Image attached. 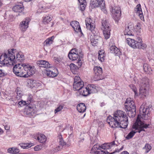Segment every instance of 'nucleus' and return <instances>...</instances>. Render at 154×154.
Wrapping results in <instances>:
<instances>
[{
  "label": "nucleus",
  "instance_id": "nucleus-1",
  "mask_svg": "<svg viewBox=\"0 0 154 154\" xmlns=\"http://www.w3.org/2000/svg\"><path fill=\"white\" fill-rule=\"evenodd\" d=\"M140 114L138 116L136 122L133 125L132 131L126 137L127 139L132 138L137 132L140 133L141 131H145L147 128L149 124H145L143 120L149 119L150 114L148 108L145 107V104H142L139 109Z\"/></svg>",
  "mask_w": 154,
  "mask_h": 154
},
{
  "label": "nucleus",
  "instance_id": "nucleus-2",
  "mask_svg": "<svg viewBox=\"0 0 154 154\" xmlns=\"http://www.w3.org/2000/svg\"><path fill=\"white\" fill-rule=\"evenodd\" d=\"M107 122L112 128L120 127L125 128L128 124V120L125 112L117 110L113 114V116H109L107 118Z\"/></svg>",
  "mask_w": 154,
  "mask_h": 154
},
{
  "label": "nucleus",
  "instance_id": "nucleus-3",
  "mask_svg": "<svg viewBox=\"0 0 154 154\" xmlns=\"http://www.w3.org/2000/svg\"><path fill=\"white\" fill-rule=\"evenodd\" d=\"M118 142L116 140L103 144L101 146L97 144H95L91 149L90 153L92 154H112L115 152H119L123 149V147L122 146L119 149L115 150L112 153H110L108 151L109 149H113L118 146Z\"/></svg>",
  "mask_w": 154,
  "mask_h": 154
},
{
  "label": "nucleus",
  "instance_id": "nucleus-4",
  "mask_svg": "<svg viewBox=\"0 0 154 154\" xmlns=\"http://www.w3.org/2000/svg\"><path fill=\"white\" fill-rule=\"evenodd\" d=\"M13 71L17 76L27 78L35 74V69L34 66L25 64H18L13 68Z\"/></svg>",
  "mask_w": 154,
  "mask_h": 154
},
{
  "label": "nucleus",
  "instance_id": "nucleus-5",
  "mask_svg": "<svg viewBox=\"0 0 154 154\" xmlns=\"http://www.w3.org/2000/svg\"><path fill=\"white\" fill-rule=\"evenodd\" d=\"M16 50L9 49L7 52L2 54L0 57V63L2 64L13 65L15 63Z\"/></svg>",
  "mask_w": 154,
  "mask_h": 154
},
{
  "label": "nucleus",
  "instance_id": "nucleus-6",
  "mask_svg": "<svg viewBox=\"0 0 154 154\" xmlns=\"http://www.w3.org/2000/svg\"><path fill=\"white\" fill-rule=\"evenodd\" d=\"M149 81V80L148 78L144 77L142 79H140L138 82L140 86L139 95L141 97H146L148 94Z\"/></svg>",
  "mask_w": 154,
  "mask_h": 154
},
{
  "label": "nucleus",
  "instance_id": "nucleus-7",
  "mask_svg": "<svg viewBox=\"0 0 154 154\" xmlns=\"http://www.w3.org/2000/svg\"><path fill=\"white\" fill-rule=\"evenodd\" d=\"M110 9L112 17L116 22H117L120 19L121 14L120 7L112 4L110 6Z\"/></svg>",
  "mask_w": 154,
  "mask_h": 154
},
{
  "label": "nucleus",
  "instance_id": "nucleus-8",
  "mask_svg": "<svg viewBox=\"0 0 154 154\" xmlns=\"http://www.w3.org/2000/svg\"><path fill=\"white\" fill-rule=\"evenodd\" d=\"M101 29L103 31V33L106 39H108L110 37L111 31L109 24L106 20H103L102 22Z\"/></svg>",
  "mask_w": 154,
  "mask_h": 154
},
{
  "label": "nucleus",
  "instance_id": "nucleus-9",
  "mask_svg": "<svg viewBox=\"0 0 154 154\" xmlns=\"http://www.w3.org/2000/svg\"><path fill=\"white\" fill-rule=\"evenodd\" d=\"M68 56L70 60H76L78 57H82L83 54L82 52L78 51L77 49L74 48L70 50Z\"/></svg>",
  "mask_w": 154,
  "mask_h": 154
},
{
  "label": "nucleus",
  "instance_id": "nucleus-10",
  "mask_svg": "<svg viewBox=\"0 0 154 154\" xmlns=\"http://www.w3.org/2000/svg\"><path fill=\"white\" fill-rule=\"evenodd\" d=\"M86 28L91 32L94 36L97 35L96 32L94 30L95 27V21L90 18H87L85 20Z\"/></svg>",
  "mask_w": 154,
  "mask_h": 154
},
{
  "label": "nucleus",
  "instance_id": "nucleus-11",
  "mask_svg": "<svg viewBox=\"0 0 154 154\" xmlns=\"http://www.w3.org/2000/svg\"><path fill=\"white\" fill-rule=\"evenodd\" d=\"M90 6L92 8H95L98 6H100L101 10L106 14L107 11L105 7V1L104 0H96V1H91L90 3Z\"/></svg>",
  "mask_w": 154,
  "mask_h": 154
},
{
  "label": "nucleus",
  "instance_id": "nucleus-12",
  "mask_svg": "<svg viewBox=\"0 0 154 154\" xmlns=\"http://www.w3.org/2000/svg\"><path fill=\"white\" fill-rule=\"evenodd\" d=\"M93 69L94 73L93 79L94 81L99 80L103 79L102 75L103 71L102 68L100 66H95Z\"/></svg>",
  "mask_w": 154,
  "mask_h": 154
},
{
  "label": "nucleus",
  "instance_id": "nucleus-13",
  "mask_svg": "<svg viewBox=\"0 0 154 154\" xmlns=\"http://www.w3.org/2000/svg\"><path fill=\"white\" fill-rule=\"evenodd\" d=\"M84 82L81 81L79 76H76L74 78L73 87L74 90L79 91L83 87Z\"/></svg>",
  "mask_w": 154,
  "mask_h": 154
},
{
  "label": "nucleus",
  "instance_id": "nucleus-14",
  "mask_svg": "<svg viewBox=\"0 0 154 154\" xmlns=\"http://www.w3.org/2000/svg\"><path fill=\"white\" fill-rule=\"evenodd\" d=\"M30 19L29 17H26L22 21L20 22L19 25V28L22 32H24L27 29L29 26V23Z\"/></svg>",
  "mask_w": 154,
  "mask_h": 154
},
{
  "label": "nucleus",
  "instance_id": "nucleus-15",
  "mask_svg": "<svg viewBox=\"0 0 154 154\" xmlns=\"http://www.w3.org/2000/svg\"><path fill=\"white\" fill-rule=\"evenodd\" d=\"M125 106L127 110H130V109L136 108L134 102L131 98H128L126 99Z\"/></svg>",
  "mask_w": 154,
  "mask_h": 154
},
{
  "label": "nucleus",
  "instance_id": "nucleus-16",
  "mask_svg": "<svg viewBox=\"0 0 154 154\" xmlns=\"http://www.w3.org/2000/svg\"><path fill=\"white\" fill-rule=\"evenodd\" d=\"M52 68H46L45 69V74L48 77L53 78L56 76L58 75L57 70L56 68H54L52 70Z\"/></svg>",
  "mask_w": 154,
  "mask_h": 154
},
{
  "label": "nucleus",
  "instance_id": "nucleus-17",
  "mask_svg": "<svg viewBox=\"0 0 154 154\" xmlns=\"http://www.w3.org/2000/svg\"><path fill=\"white\" fill-rule=\"evenodd\" d=\"M134 26L131 23H129L125 28L124 31V34L125 35L130 36L132 35V31Z\"/></svg>",
  "mask_w": 154,
  "mask_h": 154
},
{
  "label": "nucleus",
  "instance_id": "nucleus-18",
  "mask_svg": "<svg viewBox=\"0 0 154 154\" xmlns=\"http://www.w3.org/2000/svg\"><path fill=\"white\" fill-rule=\"evenodd\" d=\"M70 25L73 28L75 32H79L82 33L81 28L79 22L76 21H73L70 23Z\"/></svg>",
  "mask_w": 154,
  "mask_h": 154
},
{
  "label": "nucleus",
  "instance_id": "nucleus-19",
  "mask_svg": "<svg viewBox=\"0 0 154 154\" xmlns=\"http://www.w3.org/2000/svg\"><path fill=\"white\" fill-rule=\"evenodd\" d=\"M28 86L30 88H33L34 87H37L41 85V84L38 83L36 80L32 79H30L28 81Z\"/></svg>",
  "mask_w": 154,
  "mask_h": 154
},
{
  "label": "nucleus",
  "instance_id": "nucleus-20",
  "mask_svg": "<svg viewBox=\"0 0 154 154\" xmlns=\"http://www.w3.org/2000/svg\"><path fill=\"white\" fill-rule=\"evenodd\" d=\"M135 11L138 14L140 19L142 20H144V17L142 11L140 4L137 5L134 9Z\"/></svg>",
  "mask_w": 154,
  "mask_h": 154
},
{
  "label": "nucleus",
  "instance_id": "nucleus-21",
  "mask_svg": "<svg viewBox=\"0 0 154 154\" xmlns=\"http://www.w3.org/2000/svg\"><path fill=\"white\" fill-rule=\"evenodd\" d=\"M126 42L129 46L134 48H136L137 43L135 40L128 38H127Z\"/></svg>",
  "mask_w": 154,
  "mask_h": 154
},
{
  "label": "nucleus",
  "instance_id": "nucleus-22",
  "mask_svg": "<svg viewBox=\"0 0 154 154\" xmlns=\"http://www.w3.org/2000/svg\"><path fill=\"white\" fill-rule=\"evenodd\" d=\"M37 63L38 64L41 65L40 67H44L47 68L51 67L50 64L49 63L45 60H39L37 61Z\"/></svg>",
  "mask_w": 154,
  "mask_h": 154
},
{
  "label": "nucleus",
  "instance_id": "nucleus-23",
  "mask_svg": "<svg viewBox=\"0 0 154 154\" xmlns=\"http://www.w3.org/2000/svg\"><path fill=\"white\" fill-rule=\"evenodd\" d=\"M86 109L85 105L83 103H80L77 106V109L78 111L80 113H83L84 112Z\"/></svg>",
  "mask_w": 154,
  "mask_h": 154
},
{
  "label": "nucleus",
  "instance_id": "nucleus-24",
  "mask_svg": "<svg viewBox=\"0 0 154 154\" xmlns=\"http://www.w3.org/2000/svg\"><path fill=\"white\" fill-rule=\"evenodd\" d=\"M35 139L42 143H45L46 140V138L45 136L43 134H41L36 136Z\"/></svg>",
  "mask_w": 154,
  "mask_h": 154
},
{
  "label": "nucleus",
  "instance_id": "nucleus-25",
  "mask_svg": "<svg viewBox=\"0 0 154 154\" xmlns=\"http://www.w3.org/2000/svg\"><path fill=\"white\" fill-rule=\"evenodd\" d=\"M79 92L81 95L84 96H86L90 94L87 86H83L79 91Z\"/></svg>",
  "mask_w": 154,
  "mask_h": 154
},
{
  "label": "nucleus",
  "instance_id": "nucleus-26",
  "mask_svg": "<svg viewBox=\"0 0 154 154\" xmlns=\"http://www.w3.org/2000/svg\"><path fill=\"white\" fill-rule=\"evenodd\" d=\"M106 54L105 53L104 50L99 51L98 52V59L101 62L104 61L106 57Z\"/></svg>",
  "mask_w": 154,
  "mask_h": 154
},
{
  "label": "nucleus",
  "instance_id": "nucleus-27",
  "mask_svg": "<svg viewBox=\"0 0 154 154\" xmlns=\"http://www.w3.org/2000/svg\"><path fill=\"white\" fill-rule=\"evenodd\" d=\"M79 3V7L80 10L82 11H84L86 5V2L85 0H78Z\"/></svg>",
  "mask_w": 154,
  "mask_h": 154
},
{
  "label": "nucleus",
  "instance_id": "nucleus-28",
  "mask_svg": "<svg viewBox=\"0 0 154 154\" xmlns=\"http://www.w3.org/2000/svg\"><path fill=\"white\" fill-rule=\"evenodd\" d=\"M23 10V6L22 4L16 5L13 8L14 11L16 12H21Z\"/></svg>",
  "mask_w": 154,
  "mask_h": 154
},
{
  "label": "nucleus",
  "instance_id": "nucleus-29",
  "mask_svg": "<svg viewBox=\"0 0 154 154\" xmlns=\"http://www.w3.org/2000/svg\"><path fill=\"white\" fill-rule=\"evenodd\" d=\"M87 88H88L90 94L95 93L97 92L96 86L93 84L89 85Z\"/></svg>",
  "mask_w": 154,
  "mask_h": 154
},
{
  "label": "nucleus",
  "instance_id": "nucleus-30",
  "mask_svg": "<svg viewBox=\"0 0 154 154\" xmlns=\"http://www.w3.org/2000/svg\"><path fill=\"white\" fill-rule=\"evenodd\" d=\"M15 54L16 55V59L19 62H22L24 60V56L22 53L20 52L17 53L16 51Z\"/></svg>",
  "mask_w": 154,
  "mask_h": 154
},
{
  "label": "nucleus",
  "instance_id": "nucleus-31",
  "mask_svg": "<svg viewBox=\"0 0 154 154\" xmlns=\"http://www.w3.org/2000/svg\"><path fill=\"white\" fill-rule=\"evenodd\" d=\"M54 36H52L46 39L44 42V46H49L51 44L54 39Z\"/></svg>",
  "mask_w": 154,
  "mask_h": 154
},
{
  "label": "nucleus",
  "instance_id": "nucleus-32",
  "mask_svg": "<svg viewBox=\"0 0 154 154\" xmlns=\"http://www.w3.org/2000/svg\"><path fill=\"white\" fill-rule=\"evenodd\" d=\"M52 20L51 15H46L43 17L42 23L45 24H48Z\"/></svg>",
  "mask_w": 154,
  "mask_h": 154
},
{
  "label": "nucleus",
  "instance_id": "nucleus-33",
  "mask_svg": "<svg viewBox=\"0 0 154 154\" xmlns=\"http://www.w3.org/2000/svg\"><path fill=\"white\" fill-rule=\"evenodd\" d=\"M58 139H59V142L60 145L59 146V149L58 150H60L62 149L63 146L66 144V143L62 139V137L61 135H59L58 136Z\"/></svg>",
  "mask_w": 154,
  "mask_h": 154
},
{
  "label": "nucleus",
  "instance_id": "nucleus-34",
  "mask_svg": "<svg viewBox=\"0 0 154 154\" xmlns=\"http://www.w3.org/2000/svg\"><path fill=\"white\" fill-rule=\"evenodd\" d=\"M143 69L144 71L148 73H151L152 70L150 67L147 63H145L143 65Z\"/></svg>",
  "mask_w": 154,
  "mask_h": 154
},
{
  "label": "nucleus",
  "instance_id": "nucleus-35",
  "mask_svg": "<svg viewBox=\"0 0 154 154\" xmlns=\"http://www.w3.org/2000/svg\"><path fill=\"white\" fill-rule=\"evenodd\" d=\"M136 108H133L130 109V110H127L128 111V115L130 117H133L136 114Z\"/></svg>",
  "mask_w": 154,
  "mask_h": 154
},
{
  "label": "nucleus",
  "instance_id": "nucleus-36",
  "mask_svg": "<svg viewBox=\"0 0 154 154\" xmlns=\"http://www.w3.org/2000/svg\"><path fill=\"white\" fill-rule=\"evenodd\" d=\"M17 95L16 98L17 100H18L21 99L23 95V93L22 91L20 90V88H17Z\"/></svg>",
  "mask_w": 154,
  "mask_h": 154
},
{
  "label": "nucleus",
  "instance_id": "nucleus-37",
  "mask_svg": "<svg viewBox=\"0 0 154 154\" xmlns=\"http://www.w3.org/2000/svg\"><path fill=\"white\" fill-rule=\"evenodd\" d=\"M32 144L21 143L19 145L20 147L23 149H28L32 146Z\"/></svg>",
  "mask_w": 154,
  "mask_h": 154
},
{
  "label": "nucleus",
  "instance_id": "nucleus-38",
  "mask_svg": "<svg viewBox=\"0 0 154 154\" xmlns=\"http://www.w3.org/2000/svg\"><path fill=\"white\" fill-rule=\"evenodd\" d=\"M129 87L134 92V93L135 96H137L138 95V94L137 93V89L136 87L133 84L130 85Z\"/></svg>",
  "mask_w": 154,
  "mask_h": 154
},
{
  "label": "nucleus",
  "instance_id": "nucleus-39",
  "mask_svg": "<svg viewBox=\"0 0 154 154\" xmlns=\"http://www.w3.org/2000/svg\"><path fill=\"white\" fill-rule=\"evenodd\" d=\"M146 47V45L145 44L142 43V42H140L139 44L137 45L136 48H142L145 49Z\"/></svg>",
  "mask_w": 154,
  "mask_h": 154
},
{
  "label": "nucleus",
  "instance_id": "nucleus-40",
  "mask_svg": "<svg viewBox=\"0 0 154 154\" xmlns=\"http://www.w3.org/2000/svg\"><path fill=\"white\" fill-rule=\"evenodd\" d=\"M143 149L145 150V152L146 153H148L151 149V147L149 144H146Z\"/></svg>",
  "mask_w": 154,
  "mask_h": 154
},
{
  "label": "nucleus",
  "instance_id": "nucleus-41",
  "mask_svg": "<svg viewBox=\"0 0 154 154\" xmlns=\"http://www.w3.org/2000/svg\"><path fill=\"white\" fill-rule=\"evenodd\" d=\"M63 108V105H60L58 106L55 109L54 112L56 113L58 112L61 111Z\"/></svg>",
  "mask_w": 154,
  "mask_h": 154
},
{
  "label": "nucleus",
  "instance_id": "nucleus-42",
  "mask_svg": "<svg viewBox=\"0 0 154 154\" xmlns=\"http://www.w3.org/2000/svg\"><path fill=\"white\" fill-rule=\"evenodd\" d=\"M141 28L140 27V25L139 24L136 25L135 28V31L136 32H138V33H140L141 31Z\"/></svg>",
  "mask_w": 154,
  "mask_h": 154
},
{
  "label": "nucleus",
  "instance_id": "nucleus-43",
  "mask_svg": "<svg viewBox=\"0 0 154 154\" xmlns=\"http://www.w3.org/2000/svg\"><path fill=\"white\" fill-rule=\"evenodd\" d=\"M113 54H115L116 56H119L121 54V52L120 50L117 48L115 51V52H113Z\"/></svg>",
  "mask_w": 154,
  "mask_h": 154
},
{
  "label": "nucleus",
  "instance_id": "nucleus-44",
  "mask_svg": "<svg viewBox=\"0 0 154 154\" xmlns=\"http://www.w3.org/2000/svg\"><path fill=\"white\" fill-rule=\"evenodd\" d=\"M113 54H115L116 56H119L121 54V52L120 50L117 48L115 51V52H113Z\"/></svg>",
  "mask_w": 154,
  "mask_h": 154
},
{
  "label": "nucleus",
  "instance_id": "nucleus-45",
  "mask_svg": "<svg viewBox=\"0 0 154 154\" xmlns=\"http://www.w3.org/2000/svg\"><path fill=\"white\" fill-rule=\"evenodd\" d=\"M29 103V102L27 103V102L26 101L22 100L18 103V104L20 106H23Z\"/></svg>",
  "mask_w": 154,
  "mask_h": 154
},
{
  "label": "nucleus",
  "instance_id": "nucleus-46",
  "mask_svg": "<svg viewBox=\"0 0 154 154\" xmlns=\"http://www.w3.org/2000/svg\"><path fill=\"white\" fill-rule=\"evenodd\" d=\"M117 48L115 46H111L110 48V52L112 53H113V52H115V51Z\"/></svg>",
  "mask_w": 154,
  "mask_h": 154
},
{
  "label": "nucleus",
  "instance_id": "nucleus-47",
  "mask_svg": "<svg viewBox=\"0 0 154 154\" xmlns=\"http://www.w3.org/2000/svg\"><path fill=\"white\" fill-rule=\"evenodd\" d=\"M69 67L71 70H73L76 68V66L74 63H71L69 65Z\"/></svg>",
  "mask_w": 154,
  "mask_h": 154
},
{
  "label": "nucleus",
  "instance_id": "nucleus-48",
  "mask_svg": "<svg viewBox=\"0 0 154 154\" xmlns=\"http://www.w3.org/2000/svg\"><path fill=\"white\" fill-rule=\"evenodd\" d=\"M91 43L92 44V45L94 46L96 45L97 43V41L95 40V38H91Z\"/></svg>",
  "mask_w": 154,
  "mask_h": 154
},
{
  "label": "nucleus",
  "instance_id": "nucleus-49",
  "mask_svg": "<svg viewBox=\"0 0 154 154\" xmlns=\"http://www.w3.org/2000/svg\"><path fill=\"white\" fill-rule=\"evenodd\" d=\"M82 57L79 58L77 62L78 64V66L79 67L81 66L82 64V62L81 60Z\"/></svg>",
  "mask_w": 154,
  "mask_h": 154
},
{
  "label": "nucleus",
  "instance_id": "nucleus-50",
  "mask_svg": "<svg viewBox=\"0 0 154 154\" xmlns=\"http://www.w3.org/2000/svg\"><path fill=\"white\" fill-rule=\"evenodd\" d=\"M42 146L40 145L34 147V149L35 151H38L42 149Z\"/></svg>",
  "mask_w": 154,
  "mask_h": 154
},
{
  "label": "nucleus",
  "instance_id": "nucleus-51",
  "mask_svg": "<svg viewBox=\"0 0 154 154\" xmlns=\"http://www.w3.org/2000/svg\"><path fill=\"white\" fill-rule=\"evenodd\" d=\"M32 97L31 95H30L28 96V97L27 98V103H30L32 101Z\"/></svg>",
  "mask_w": 154,
  "mask_h": 154
},
{
  "label": "nucleus",
  "instance_id": "nucleus-52",
  "mask_svg": "<svg viewBox=\"0 0 154 154\" xmlns=\"http://www.w3.org/2000/svg\"><path fill=\"white\" fill-rule=\"evenodd\" d=\"M14 148H10L8 150V152L10 153H13L14 152Z\"/></svg>",
  "mask_w": 154,
  "mask_h": 154
},
{
  "label": "nucleus",
  "instance_id": "nucleus-53",
  "mask_svg": "<svg viewBox=\"0 0 154 154\" xmlns=\"http://www.w3.org/2000/svg\"><path fill=\"white\" fill-rule=\"evenodd\" d=\"M136 41L137 42V44H139L140 42H142V40L140 38L138 37L137 38V41Z\"/></svg>",
  "mask_w": 154,
  "mask_h": 154
},
{
  "label": "nucleus",
  "instance_id": "nucleus-54",
  "mask_svg": "<svg viewBox=\"0 0 154 154\" xmlns=\"http://www.w3.org/2000/svg\"><path fill=\"white\" fill-rule=\"evenodd\" d=\"M19 152V150L17 148H14V152L13 153H16Z\"/></svg>",
  "mask_w": 154,
  "mask_h": 154
},
{
  "label": "nucleus",
  "instance_id": "nucleus-55",
  "mask_svg": "<svg viewBox=\"0 0 154 154\" xmlns=\"http://www.w3.org/2000/svg\"><path fill=\"white\" fill-rule=\"evenodd\" d=\"M5 127V128L6 130H9L10 128V126L8 125H4Z\"/></svg>",
  "mask_w": 154,
  "mask_h": 154
},
{
  "label": "nucleus",
  "instance_id": "nucleus-56",
  "mask_svg": "<svg viewBox=\"0 0 154 154\" xmlns=\"http://www.w3.org/2000/svg\"><path fill=\"white\" fill-rule=\"evenodd\" d=\"M5 75L4 72L2 70L0 69V77L4 76Z\"/></svg>",
  "mask_w": 154,
  "mask_h": 154
},
{
  "label": "nucleus",
  "instance_id": "nucleus-57",
  "mask_svg": "<svg viewBox=\"0 0 154 154\" xmlns=\"http://www.w3.org/2000/svg\"><path fill=\"white\" fill-rule=\"evenodd\" d=\"M3 132V130L0 128V135L2 134Z\"/></svg>",
  "mask_w": 154,
  "mask_h": 154
},
{
  "label": "nucleus",
  "instance_id": "nucleus-58",
  "mask_svg": "<svg viewBox=\"0 0 154 154\" xmlns=\"http://www.w3.org/2000/svg\"><path fill=\"white\" fill-rule=\"evenodd\" d=\"M105 104V103H104L102 102L101 103V104H100V106L101 107H102V106H104Z\"/></svg>",
  "mask_w": 154,
  "mask_h": 154
},
{
  "label": "nucleus",
  "instance_id": "nucleus-59",
  "mask_svg": "<svg viewBox=\"0 0 154 154\" xmlns=\"http://www.w3.org/2000/svg\"><path fill=\"white\" fill-rule=\"evenodd\" d=\"M41 7V8L39 7V9H41V10H43V9L44 8V7L43 6H42Z\"/></svg>",
  "mask_w": 154,
  "mask_h": 154
},
{
  "label": "nucleus",
  "instance_id": "nucleus-60",
  "mask_svg": "<svg viewBox=\"0 0 154 154\" xmlns=\"http://www.w3.org/2000/svg\"><path fill=\"white\" fill-rule=\"evenodd\" d=\"M26 2H29L31 0H24Z\"/></svg>",
  "mask_w": 154,
  "mask_h": 154
},
{
  "label": "nucleus",
  "instance_id": "nucleus-61",
  "mask_svg": "<svg viewBox=\"0 0 154 154\" xmlns=\"http://www.w3.org/2000/svg\"><path fill=\"white\" fill-rule=\"evenodd\" d=\"M91 143H92V144L94 143H93L92 142V140H91Z\"/></svg>",
  "mask_w": 154,
  "mask_h": 154
},
{
  "label": "nucleus",
  "instance_id": "nucleus-62",
  "mask_svg": "<svg viewBox=\"0 0 154 154\" xmlns=\"http://www.w3.org/2000/svg\"><path fill=\"white\" fill-rule=\"evenodd\" d=\"M85 114L84 115V116H85Z\"/></svg>",
  "mask_w": 154,
  "mask_h": 154
}]
</instances>
